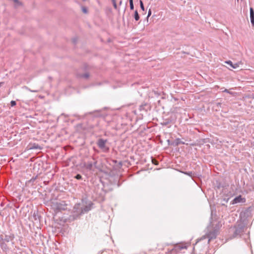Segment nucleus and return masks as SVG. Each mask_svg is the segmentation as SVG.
Instances as JSON below:
<instances>
[{
    "mask_svg": "<svg viewBox=\"0 0 254 254\" xmlns=\"http://www.w3.org/2000/svg\"><path fill=\"white\" fill-rule=\"evenodd\" d=\"M129 1L130 8V9L133 10L134 8L133 0H129Z\"/></svg>",
    "mask_w": 254,
    "mask_h": 254,
    "instance_id": "12",
    "label": "nucleus"
},
{
    "mask_svg": "<svg viewBox=\"0 0 254 254\" xmlns=\"http://www.w3.org/2000/svg\"><path fill=\"white\" fill-rule=\"evenodd\" d=\"M10 105L12 107L16 105V102L15 101H11L10 102Z\"/></svg>",
    "mask_w": 254,
    "mask_h": 254,
    "instance_id": "21",
    "label": "nucleus"
},
{
    "mask_svg": "<svg viewBox=\"0 0 254 254\" xmlns=\"http://www.w3.org/2000/svg\"><path fill=\"white\" fill-rule=\"evenodd\" d=\"M217 233H218V231L216 230H214L212 231H210V232L206 233L205 235L202 236L200 240H202L206 238H207L208 239V243H209L211 240L214 239L216 238V236L217 235Z\"/></svg>",
    "mask_w": 254,
    "mask_h": 254,
    "instance_id": "1",
    "label": "nucleus"
},
{
    "mask_svg": "<svg viewBox=\"0 0 254 254\" xmlns=\"http://www.w3.org/2000/svg\"><path fill=\"white\" fill-rule=\"evenodd\" d=\"M250 16H254V11L253 8H250Z\"/></svg>",
    "mask_w": 254,
    "mask_h": 254,
    "instance_id": "16",
    "label": "nucleus"
},
{
    "mask_svg": "<svg viewBox=\"0 0 254 254\" xmlns=\"http://www.w3.org/2000/svg\"><path fill=\"white\" fill-rule=\"evenodd\" d=\"M107 140L103 139H99L97 142V145L98 147L102 149H104L106 148V143Z\"/></svg>",
    "mask_w": 254,
    "mask_h": 254,
    "instance_id": "5",
    "label": "nucleus"
},
{
    "mask_svg": "<svg viewBox=\"0 0 254 254\" xmlns=\"http://www.w3.org/2000/svg\"><path fill=\"white\" fill-rule=\"evenodd\" d=\"M13 1L15 3V7H17L22 5V3L18 0H13Z\"/></svg>",
    "mask_w": 254,
    "mask_h": 254,
    "instance_id": "9",
    "label": "nucleus"
},
{
    "mask_svg": "<svg viewBox=\"0 0 254 254\" xmlns=\"http://www.w3.org/2000/svg\"><path fill=\"white\" fill-rule=\"evenodd\" d=\"M243 64L242 62H239L238 63L234 64V66H233V68H237L240 67V65Z\"/></svg>",
    "mask_w": 254,
    "mask_h": 254,
    "instance_id": "8",
    "label": "nucleus"
},
{
    "mask_svg": "<svg viewBox=\"0 0 254 254\" xmlns=\"http://www.w3.org/2000/svg\"><path fill=\"white\" fill-rule=\"evenodd\" d=\"M239 0H237V1H238Z\"/></svg>",
    "mask_w": 254,
    "mask_h": 254,
    "instance_id": "31",
    "label": "nucleus"
},
{
    "mask_svg": "<svg viewBox=\"0 0 254 254\" xmlns=\"http://www.w3.org/2000/svg\"><path fill=\"white\" fill-rule=\"evenodd\" d=\"M225 63L229 65L233 68V66H234V64L231 61H226Z\"/></svg>",
    "mask_w": 254,
    "mask_h": 254,
    "instance_id": "15",
    "label": "nucleus"
},
{
    "mask_svg": "<svg viewBox=\"0 0 254 254\" xmlns=\"http://www.w3.org/2000/svg\"><path fill=\"white\" fill-rule=\"evenodd\" d=\"M81 77L84 78H88L89 76V74L88 73H85L80 76Z\"/></svg>",
    "mask_w": 254,
    "mask_h": 254,
    "instance_id": "14",
    "label": "nucleus"
},
{
    "mask_svg": "<svg viewBox=\"0 0 254 254\" xmlns=\"http://www.w3.org/2000/svg\"><path fill=\"white\" fill-rule=\"evenodd\" d=\"M85 167L89 170H91L93 168L92 163L88 162L87 164L85 165Z\"/></svg>",
    "mask_w": 254,
    "mask_h": 254,
    "instance_id": "7",
    "label": "nucleus"
},
{
    "mask_svg": "<svg viewBox=\"0 0 254 254\" xmlns=\"http://www.w3.org/2000/svg\"><path fill=\"white\" fill-rule=\"evenodd\" d=\"M187 249V247L185 246L180 247V250H182V249Z\"/></svg>",
    "mask_w": 254,
    "mask_h": 254,
    "instance_id": "29",
    "label": "nucleus"
},
{
    "mask_svg": "<svg viewBox=\"0 0 254 254\" xmlns=\"http://www.w3.org/2000/svg\"><path fill=\"white\" fill-rule=\"evenodd\" d=\"M244 228V226L243 224H238L235 226V230L234 233V237L240 235L243 232Z\"/></svg>",
    "mask_w": 254,
    "mask_h": 254,
    "instance_id": "3",
    "label": "nucleus"
},
{
    "mask_svg": "<svg viewBox=\"0 0 254 254\" xmlns=\"http://www.w3.org/2000/svg\"><path fill=\"white\" fill-rule=\"evenodd\" d=\"M151 9H150L148 12L147 17H149L151 15Z\"/></svg>",
    "mask_w": 254,
    "mask_h": 254,
    "instance_id": "27",
    "label": "nucleus"
},
{
    "mask_svg": "<svg viewBox=\"0 0 254 254\" xmlns=\"http://www.w3.org/2000/svg\"><path fill=\"white\" fill-rule=\"evenodd\" d=\"M3 84V82H0V87H1V86Z\"/></svg>",
    "mask_w": 254,
    "mask_h": 254,
    "instance_id": "30",
    "label": "nucleus"
},
{
    "mask_svg": "<svg viewBox=\"0 0 254 254\" xmlns=\"http://www.w3.org/2000/svg\"><path fill=\"white\" fill-rule=\"evenodd\" d=\"M92 203H90L88 205L85 206L83 208H82L79 212H77V211L75 210L76 209H79L80 208V205L79 204H77L75 205L73 209H74V212H76L78 214L80 215L82 213H84L85 212H87L89 211L91 209Z\"/></svg>",
    "mask_w": 254,
    "mask_h": 254,
    "instance_id": "2",
    "label": "nucleus"
},
{
    "mask_svg": "<svg viewBox=\"0 0 254 254\" xmlns=\"http://www.w3.org/2000/svg\"><path fill=\"white\" fill-rule=\"evenodd\" d=\"M0 242H4V238L2 235H0Z\"/></svg>",
    "mask_w": 254,
    "mask_h": 254,
    "instance_id": "25",
    "label": "nucleus"
},
{
    "mask_svg": "<svg viewBox=\"0 0 254 254\" xmlns=\"http://www.w3.org/2000/svg\"><path fill=\"white\" fill-rule=\"evenodd\" d=\"M39 148L38 144H34L32 146L29 147L30 149H37Z\"/></svg>",
    "mask_w": 254,
    "mask_h": 254,
    "instance_id": "13",
    "label": "nucleus"
},
{
    "mask_svg": "<svg viewBox=\"0 0 254 254\" xmlns=\"http://www.w3.org/2000/svg\"><path fill=\"white\" fill-rule=\"evenodd\" d=\"M175 143L176 145H178L180 144H185V142L181 141L180 138L176 139L175 140Z\"/></svg>",
    "mask_w": 254,
    "mask_h": 254,
    "instance_id": "10",
    "label": "nucleus"
},
{
    "mask_svg": "<svg viewBox=\"0 0 254 254\" xmlns=\"http://www.w3.org/2000/svg\"><path fill=\"white\" fill-rule=\"evenodd\" d=\"M14 238L13 234L5 235L4 237V242H8L12 241Z\"/></svg>",
    "mask_w": 254,
    "mask_h": 254,
    "instance_id": "6",
    "label": "nucleus"
},
{
    "mask_svg": "<svg viewBox=\"0 0 254 254\" xmlns=\"http://www.w3.org/2000/svg\"><path fill=\"white\" fill-rule=\"evenodd\" d=\"M223 92L228 93L230 94H233L232 92H230L228 89H225L224 90H223Z\"/></svg>",
    "mask_w": 254,
    "mask_h": 254,
    "instance_id": "24",
    "label": "nucleus"
},
{
    "mask_svg": "<svg viewBox=\"0 0 254 254\" xmlns=\"http://www.w3.org/2000/svg\"><path fill=\"white\" fill-rule=\"evenodd\" d=\"M140 5L141 9L143 11H144V5H143V2L141 0H140Z\"/></svg>",
    "mask_w": 254,
    "mask_h": 254,
    "instance_id": "17",
    "label": "nucleus"
},
{
    "mask_svg": "<svg viewBox=\"0 0 254 254\" xmlns=\"http://www.w3.org/2000/svg\"><path fill=\"white\" fill-rule=\"evenodd\" d=\"M251 21L252 23L254 25V16H250Z\"/></svg>",
    "mask_w": 254,
    "mask_h": 254,
    "instance_id": "23",
    "label": "nucleus"
},
{
    "mask_svg": "<svg viewBox=\"0 0 254 254\" xmlns=\"http://www.w3.org/2000/svg\"><path fill=\"white\" fill-rule=\"evenodd\" d=\"M26 89L28 91H29L30 92H38V90H31V89L28 88V87H26Z\"/></svg>",
    "mask_w": 254,
    "mask_h": 254,
    "instance_id": "18",
    "label": "nucleus"
},
{
    "mask_svg": "<svg viewBox=\"0 0 254 254\" xmlns=\"http://www.w3.org/2000/svg\"><path fill=\"white\" fill-rule=\"evenodd\" d=\"M134 18L136 21H138L139 19V16L137 10L134 11Z\"/></svg>",
    "mask_w": 254,
    "mask_h": 254,
    "instance_id": "11",
    "label": "nucleus"
},
{
    "mask_svg": "<svg viewBox=\"0 0 254 254\" xmlns=\"http://www.w3.org/2000/svg\"><path fill=\"white\" fill-rule=\"evenodd\" d=\"M75 178L77 180H80L82 179V176L79 174H77V175H76Z\"/></svg>",
    "mask_w": 254,
    "mask_h": 254,
    "instance_id": "19",
    "label": "nucleus"
},
{
    "mask_svg": "<svg viewBox=\"0 0 254 254\" xmlns=\"http://www.w3.org/2000/svg\"><path fill=\"white\" fill-rule=\"evenodd\" d=\"M112 1H113L114 7H115V8L116 9L117 8V5L116 4V1H115V0H112Z\"/></svg>",
    "mask_w": 254,
    "mask_h": 254,
    "instance_id": "22",
    "label": "nucleus"
},
{
    "mask_svg": "<svg viewBox=\"0 0 254 254\" xmlns=\"http://www.w3.org/2000/svg\"><path fill=\"white\" fill-rule=\"evenodd\" d=\"M152 161L153 163L155 164V165L157 164V162L155 160L152 159Z\"/></svg>",
    "mask_w": 254,
    "mask_h": 254,
    "instance_id": "28",
    "label": "nucleus"
},
{
    "mask_svg": "<svg viewBox=\"0 0 254 254\" xmlns=\"http://www.w3.org/2000/svg\"><path fill=\"white\" fill-rule=\"evenodd\" d=\"M185 174H187V175H189V176H191V174H192V172H186V173H185Z\"/></svg>",
    "mask_w": 254,
    "mask_h": 254,
    "instance_id": "26",
    "label": "nucleus"
},
{
    "mask_svg": "<svg viewBox=\"0 0 254 254\" xmlns=\"http://www.w3.org/2000/svg\"><path fill=\"white\" fill-rule=\"evenodd\" d=\"M82 11L84 13H87V9L86 7H82Z\"/></svg>",
    "mask_w": 254,
    "mask_h": 254,
    "instance_id": "20",
    "label": "nucleus"
},
{
    "mask_svg": "<svg viewBox=\"0 0 254 254\" xmlns=\"http://www.w3.org/2000/svg\"><path fill=\"white\" fill-rule=\"evenodd\" d=\"M246 199L243 197L241 195L236 197L231 202L232 204H234L238 203L245 202Z\"/></svg>",
    "mask_w": 254,
    "mask_h": 254,
    "instance_id": "4",
    "label": "nucleus"
}]
</instances>
